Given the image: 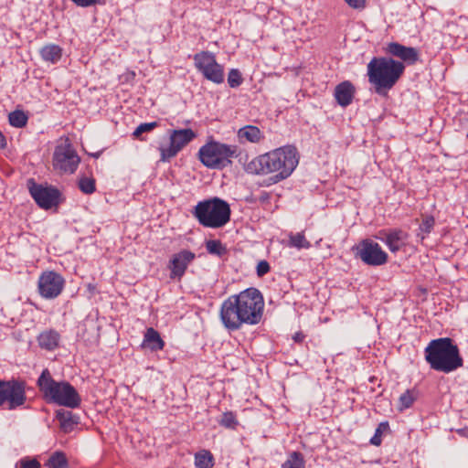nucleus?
Listing matches in <instances>:
<instances>
[{
  "label": "nucleus",
  "instance_id": "obj_1",
  "mask_svg": "<svg viewBox=\"0 0 468 468\" xmlns=\"http://www.w3.org/2000/svg\"><path fill=\"white\" fill-rule=\"evenodd\" d=\"M299 159L297 148L287 144L256 156L248 163L246 171L253 175H272V182L279 183L293 173Z\"/></svg>",
  "mask_w": 468,
  "mask_h": 468
},
{
  "label": "nucleus",
  "instance_id": "obj_2",
  "mask_svg": "<svg viewBox=\"0 0 468 468\" xmlns=\"http://www.w3.org/2000/svg\"><path fill=\"white\" fill-rule=\"evenodd\" d=\"M424 355L431 368L439 372L450 373L463 365L458 346L449 337L431 340L425 347Z\"/></svg>",
  "mask_w": 468,
  "mask_h": 468
},
{
  "label": "nucleus",
  "instance_id": "obj_3",
  "mask_svg": "<svg viewBox=\"0 0 468 468\" xmlns=\"http://www.w3.org/2000/svg\"><path fill=\"white\" fill-rule=\"evenodd\" d=\"M404 70V64L391 58L374 57L367 64L368 80L380 95L386 94L396 85Z\"/></svg>",
  "mask_w": 468,
  "mask_h": 468
},
{
  "label": "nucleus",
  "instance_id": "obj_4",
  "mask_svg": "<svg viewBox=\"0 0 468 468\" xmlns=\"http://www.w3.org/2000/svg\"><path fill=\"white\" fill-rule=\"evenodd\" d=\"M37 387L48 403L70 409H76L80 405L81 398L76 388L67 381H56L47 368L39 376Z\"/></svg>",
  "mask_w": 468,
  "mask_h": 468
},
{
  "label": "nucleus",
  "instance_id": "obj_5",
  "mask_svg": "<svg viewBox=\"0 0 468 468\" xmlns=\"http://www.w3.org/2000/svg\"><path fill=\"white\" fill-rule=\"evenodd\" d=\"M230 207L219 197L199 201L193 208L192 215L198 223L210 229L224 227L230 220Z\"/></svg>",
  "mask_w": 468,
  "mask_h": 468
},
{
  "label": "nucleus",
  "instance_id": "obj_6",
  "mask_svg": "<svg viewBox=\"0 0 468 468\" xmlns=\"http://www.w3.org/2000/svg\"><path fill=\"white\" fill-rule=\"evenodd\" d=\"M198 159L207 168L221 169L232 163V158L238 156V147L209 141L198 150Z\"/></svg>",
  "mask_w": 468,
  "mask_h": 468
},
{
  "label": "nucleus",
  "instance_id": "obj_7",
  "mask_svg": "<svg viewBox=\"0 0 468 468\" xmlns=\"http://www.w3.org/2000/svg\"><path fill=\"white\" fill-rule=\"evenodd\" d=\"M242 314L245 315L247 325H256L263 316L264 299L256 288H249L235 294Z\"/></svg>",
  "mask_w": 468,
  "mask_h": 468
},
{
  "label": "nucleus",
  "instance_id": "obj_8",
  "mask_svg": "<svg viewBox=\"0 0 468 468\" xmlns=\"http://www.w3.org/2000/svg\"><path fill=\"white\" fill-rule=\"evenodd\" d=\"M194 65L197 70L201 73L204 79L215 83L221 84L225 80L224 66L217 61L216 55L210 51H200L193 57Z\"/></svg>",
  "mask_w": 468,
  "mask_h": 468
},
{
  "label": "nucleus",
  "instance_id": "obj_9",
  "mask_svg": "<svg viewBox=\"0 0 468 468\" xmlns=\"http://www.w3.org/2000/svg\"><path fill=\"white\" fill-rule=\"evenodd\" d=\"M168 134L169 144L158 147L161 162H169L197 137L196 132L190 128L170 130Z\"/></svg>",
  "mask_w": 468,
  "mask_h": 468
},
{
  "label": "nucleus",
  "instance_id": "obj_10",
  "mask_svg": "<svg viewBox=\"0 0 468 468\" xmlns=\"http://www.w3.org/2000/svg\"><path fill=\"white\" fill-rule=\"evenodd\" d=\"M219 319L223 326L230 331L240 330L247 325L245 315L239 307L235 294L229 296L220 305Z\"/></svg>",
  "mask_w": 468,
  "mask_h": 468
},
{
  "label": "nucleus",
  "instance_id": "obj_11",
  "mask_svg": "<svg viewBox=\"0 0 468 468\" xmlns=\"http://www.w3.org/2000/svg\"><path fill=\"white\" fill-rule=\"evenodd\" d=\"M27 400L26 384L17 379H0V407L6 405L8 410L23 406Z\"/></svg>",
  "mask_w": 468,
  "mask_h": 468
},
{
  "label": "nucleus",
  "instance_id": "obj_12",
  "mask_svg": "<svg viewBox=\"0 0 468 468\" xmlns=\"http://www.w3.org/2000/svg\"><path fill=\"white\" fill-rule=\"evenodd\" d=\"M80 162L71 144L66 140L58 144L53 154V166L62 173L73 174Z\"/></svg>",
  "mask_w": 468,
  "mask_h": 468
},
{
  "label": "nucleus",
  "instance_id": "obj_13",
  "mask_svg": "<svg viewBox=\"0 0 468 468\" xmlns=\"http://www.w3.org/2000/svg\"><path fill=\"white\" fill-rule=\"evenodd\" d=\"M353 250H356V257L367 265L381 266L388 262V253L372 239L361 240Z\"/></svg>",
  "mask_w": 468,
  "mask_h": 468
},
{
  "label": "nucleus",
  "instance_id": "obj_14",
  "mask_svg": "<svg viewBox=\"0 0 468 468\" xmlns=\"http://www.w3.org/2000/svg\"><path fill=\"white\" fill-rule=\"evenodd\" d=\"M64 277L55 271L41 272L37 280V292L46 300L58 298L65 288Z\"/></svg>",
  "mask_w": 468,
  "mask_h": 468
},
{
  "label": "nucleus",
  "instance_id": "obj_15",
  "mask_svg": "<svg viewBox=\"0 0 468 468\" xmlns=\"http://www.w3.org/2000/svg\"><path fill=\"white\" fill-rule=\"evenodd\" d=\"M29 193L37 206L43 209L58 207L60 203V192L54 186L37 184L29 181Z\"/></svg>",
  "mask_w": 468,
  "mask_h": 468
},
{
  "label": "nucleus",
  "instance_id": "obj_16",
  "mask_svg": "<svg viewBox=\"0 0 468 468\" xmlns=\"http://www.w3.org/2000/svg\"><path fill=\"white\" fill-rule=\"evenodd\" d=\"M195 258V253L187 250H182L175 253L168 263L170 279L180 281Z\"/></svg>",
  "mask_w": 468,
  "mask_h": 468
},
{
  "label": "nucleus",
  "instance_id": "obj_17",
  "mask_svg": "<svg viewBox=\"0 0 468 468\" xmlns=\"http://www.w3.org/2000/svg\"><path fill=\"white\" fill-rule=\"evenodd\" d=\"M378 238L392 253H397L406 247L409 234L400 229H382Z\"/></svg>",
  "mask_w": 468,
  "mask_h": 468
},
{
  "label": "nucleus",
  "instance_id": "obj_18",
  "mask_svg": "<svg viewBox=\"0 0 468 468\" xmlns=\"http://www.w3.org/2000/svg\"><path fill=\"white\" fill-rule=\"evenodd\" d=\"M387 52L408 64H414L419 59V53L416 48L403 46L398 42L389 43L387 47Z\"/></svg>",
  "mask_w": 468,
  "mask_h": 468
},
{
  "label": "nucleus",
  "instance_id": "obj_19",
  "mask_svg": "<svg viewBox=\"0 0 468 468\" xmlns=\"http://www.w3.org/2000/svg\"><path fill=\"white\" fill-rule=\"evenodd\" d=\"M355 87L348 81L339 83L335 89V98L339 105L346 107L352 103L355 95Z\"/></svg>",
  "mask_w": 468,
  "mask_h": 468
},
{
  "label": "nucleus",
  "instance_id": "obj_20",
  "mask_svg": "<svg viewBox=\"0 0 468 468\" xmlns=\"http://www.w3.org/2000/svg\"><path fill=\"white\" fill-rule=\"evenodd\" d=\"M37 340L40 348L54 351L59 346L60 335L54 329H48L41 332Z\"/></svg>",
  "mask_w": 468,
  "mask_h": 468
},
{
  "label": "nucleus",
  "instance_id": "obj_21",
  "mask_svg": "<svg viewBox=\"0 0 468 468\" xmlns=\"http://www.w3.org/2000/svg\"><path fill=\"white\" fill-rule=\"evenodd\" d=\"M237 136L240 144H259L264 138L263 133L254 125L241 127L239 129Z\"/></svg>",
  "mask_w": 468,
  "mask_h": 468
},
{
  "label": "nucleus",
  "instance_id": "obj_22",
  "mask_svg": "<svg viewBox=\"0 0 468 468\" xmlns=\"http://www.w3.org/2000/svg\"><path fill=\"white\" fill-rule=\"evenodd\" d=\"M39 55L45 62L56 64L61 59L63 49L58 45L49 43L40 48Z\"/></svg>",
  "mask_w": 468,
  "mask_h": 468
},
{
  "label": "nucleus",
  "instance_id": "obj_23",
  "mask_svg": "<svg viewBox=\"0 0 468 468\" xmlns=\"http://www.w3.org/2000/svg\"><path fill=\"white\" fill-rule=\"evenodd\" d=\"M143 346H147L151 351H161L165 347V341L161 338L160 334L149 327L146 329L144 336Z\"/></svg>",
  "mask_w": 468,
  "mask_h": 468
},
{
  "label": "nucleus",
  "instance_id": "obj_24",
  "mask_svg": "<svg viewBox=\"0 0 468 468\" xmlns=\"http://www.w3.org/2000/svg\"><path fill=\"white\" fill-rule=\"evenodd\" d=\"M418 399V391L415 388L407 389L399 398L398 410L403 412L411 408Z\"/></svg>",
  "mask_w": 468,
  "mask_h": 468
},
{
  "label": "nucleus",
  "instance_id": "obj_25",
  "mask_svg": "<svg viewBox=\"0 0 468 468\" xmlns=\"http://www.w3.org/2000/svg\"><path fill=\"white\" fill-rule=\"evenodd\" d=\"M214 464V457L209 451L201 450L195 454L196 468H212Z\"/></svg>",
  "mask_w": 468,
  "mask_h": 468
},
{
  "label": "nucleus",
  "instance_id": "obj_26",
  "mask_svg": "<svg viewBox=\"0 0 468 468\" xmlns=\"http://www.w3.org/2000/svg\"><path fill=\"white\" fill-rule=\"evenodd\" d=\"M207 251L219 258L228 253L226 246L219 239H208L205 243Z\"/></svg>",
  "mask_w": 468,
  "mask_h": 468
},
{
  "label": "nucleus",
  "instance_id": "obj_27",
  "mask_svg": "<svg viewBox=\"0 0 468 468\" xmlns=\"http://www.w3.org/2000/svg\"><path fill=\"white\" fill-rule=\"evenodd\" d=\"M305 461L303 455L300 452H292L289 454L288 459L282 464V468H304Z\"/></svg>",
  "mask_w": 468,
  "mask_h": 468
},
{
  "label": "nucleus",
  "instance_id": "obj_28",
  "mask_svg": "<svg viewBox=\"0 0 468 468\" xmlns=\"http://www.w3.org/2000/svg\"><path fill=\"white\" fill-rule=\"evenodd\" d=\"M48 468H69L68 459L62 452H55L48 460Z\"/></svg>",
  "mask_w": 468,
  "mask_h": 468
},
{
  "label": "nucleus",
  "instance_id": "obj_29",
  "mask_svg": "<svg viewBox=\"0 0 468 468\" xmlns=\"http://www.w3.org/2000/svg\"><path fill=\"white\" fill-rule=\"evenodd\" d=\"M28 116L21 110H16L8 114L9 124L16 128H23L27 125Z\"/></svg>",
  "mask_w": 468,
  "mask_h": 468
},
{
  "label": "nucleus",
  "instance_id": "obj_30",
  "mask_svg": "<svg viewBox=\"0 0 468 468\" xmlns=\"http://www.w3.org/2000/svg\"><path fill=\"white\" fill-rule=\"evenodd\" d=\"M435 225V219L432 216L423 215L421 218V223L420 225V233H418V237L423 240L427 235H429L433 229Z\"/></svg>",
  "mask_w": 468,
  "mask_h": 468
},
{
  "label": "nucleus",
  "instance_id": "obj_31",
  "mask_svg": "<svg viewBox=\"0 0 468 468\" xmlns=\"http://www.w3.org/2000/svg\"><path fill=\"white\" fill-rule=\"evenodd\" d=\"M289 246L298 250L309 249L311 247V243L306 239L303 232H298L289 236Z\"/></svg>",
  "mask_w": 468,
  "mask_h": 468
},
{
  "label": "nucleus",
  "instance_id": "obj_32",
  "mask_svg": "<svg viewBox=\"0 0 468 468\" xmlns=\"http://www.w3.org/2000/svg\"><path fill=\"white\" fill-rule=\"evenodd\" d=\"M80 190L86 195H90L96 190V181L91 176H81L78 181Z\"/></svg>",
  "mask_w": 468,
  "mask_h": 468
},
{
  "label": "nucleus",
  "instance_id": "obj_33",
  "mask_svg": "<svg viewBox=\"0 0 468 468\" xmlns=\"http://www.w3.org/2000/svg\"><path fill=\"white\" fill-rule=\"evenodd\" d=\"M218 423L220 426L230 430H236L239 425L237 415L233 411L224 412Z\"/></svg>",
  "mask_w": 468,
  "mask_h": 468
},
{
  "label": "nucleus",
  "instance_id": "obj_34",
  "mask_svg": "<svg viewBox=\"0 0 468 468\" xmlns=\"http://www.w3.org/2000/svg\"><path fill=\"white\" fill-rule=\"evenodd\" d=\"M389 430L388 421H383L378 424L375 431V434L370 439V443L374 446H379L382 442V434Z\"/></svg>",
  "mask_w": 468,
  "mask_h": 468
},
{
  "label": "nucleus",
  "instance_id": "obj_35",
  "mask_svg": "<svg viewBox=\"0 0 468 468\" xmlns=\"http://www.w3.org/2000/svg\"><path fill=\"white\" fill-rule=\"evenodd\" d=\"M159 126V123L157 122H144L137 126V128L133 131V136L136 139H141V136L143 133H150L155 128Z\"/></svg>",
  "mask_w": 468,
  "mask_h": 468
},
{
  "label": "nucleus",
  "instance_id": "obj_36",
  "mask_svg": "<svg viewBox=\"0 0 468 468\" xmlns=\"http://www.w3.org/2000/svg\"><path fill=\"white\" fill-rule=\"evenodd\" d=\"M243 82V78L240 71L237 69H232L228 74V83L230 88H238Z\"/></svg>",
  "mask_w": 468,
  "mask_h": 468
},
{
  "label": "nucleus",
  "instance_id": "obj_37",
  "mask_svg": "<svg viewBox=\"0 0 468 468\" xmlns=\"http://www.w3.org/2000/svg\"><path fill=\"white\" fill-rule=\"evenodd\" d=\"M16 468H41V464L37 459L26 457L16 464Z\"/></svg>",
  "mask_w": 468,
  "mask_h": 468
},
{
  "label": "nucleus",
  "instance_id": "obj_38",
  "mask_svg": "<svg viewBox=\"0 0 468 468\" xmlns=\"http://www.w3.org/2000/svg\"><path fill=\"white\" fill-rule=\"evenodd\" d=\"M58 419L61 422V426L65 431L71 428L73 422L71 421V412L58 413Z\"/></svg>",
  "mask_w": 468,
  "mask_h": 468
},
{
  "label": "nucleus",
  "instance_id": "obj_39",
  "mask_svg": "<svg viewBox=\"0 0 468 468\" xmlns=\"http://www.w3.org/2000/svg\"><path fill=\"white\" fill-rule=\"evenodd\" d=\"M76 5L80 7H89L96 5H104L107 0H70Z\"/></svg>",
  "mask_w": 468,
  "mask_h": 468
},
{
  "label": "nucleus",
  "instance_id": "obj_40",
  "mask_svg": "<svg viewBox=\"0 0 468 468\" xmlns=\"http://www.w3.org/2000/svg\"><path fill=\"white\" fill-rule=\"evenodd\" d=\"M270 264L266 261H261L257 265V275L259 277H263L270 271Z\"/></svg>",
  "mask_w": 468,
  "mask_h": 468
},
{
  "label": "nucleus",
  "instance_id": "obj_41",
  "mask_svg": "<svg viewBox=\"0 0 468 468\" xmlns=\"http://www.w3.org/2000/svg\"><path fill=\"white\" fill-rule=\"evenodd\" d=\"M345 2L353 9L363 10L367 6V0H345Z\"/></svg>",
  "mask_w": 468,
  "mask_h": 468
},
{
  "label": "nucleus",
  "instance_id": "obj_42",
  "mask_svg": "<svg viewBox=\"0 0 468 468\" xmlns=\"http://www.w3.org/2000/svg\"><path fill=\"white\" fill-rule=\"evenodd\" d=\"M292 338L296 343H302L304 340L305 335L301 332H297L294 334Z\"/></svg>",
  "mask_w": 468,
  "mask_h": 468
},
{
  "label": "nucleus",
  "instance_id": "obj_43",
  "mask_svg": "<svg viewBox=\"0 0 468 468\" xmlns=\"http://www.w3.org/2000/svg\"><path fill=\"white\" fill-rule=\"evenodd\" d=\"M6 147V139L5 135L0 131V149H4Z\"/></svg>",
  "mask_w": 468,
  "mask_h": 468
}]
</instances>
